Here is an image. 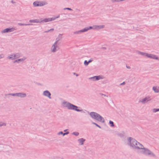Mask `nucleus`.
<instances>
[{"mask_svg": "<svg viewBox=\"0 0 159 159\" xmlns=\"http://www.w3.org/2000/svg\"><path fill=\"white\" fill-rule=\"evenodd\" d=\"M18 24L19 25H20V26H26V25H33L32 24H22L21 23H18Z\"/></svg>", "mask_w": 159, "mask_h": 159, "instance_id": "obj_24", "label": "nucleus"}, {"mask_svg": "<svg viewBox=\"0 0 159 159\" xmlns=\"http://www.w3.org/2000/svg\"><path fill=\"white\" fill-rule=\"evenodd\" d=\"M26 93H17V97H20L21 98H25L26 97Z\"/></svg>", "mask_w": 159, "mask_h": 159, "instance_id": "obj_17", "label": "nucleus"}, {"mask_svg": "<svg viewBox=\"0 0 159 159\" xmlns=\"http://www.w3.org/2000/svg\"><path fill=\"white\" fill-rule=\"evenodd\" d=\"M105 27L104 25H98V30H99L100 29H102L103 28H104Z\"/></svg>", "mask_w": 159, "mask_h": 159, "instance_id": "obj_23", "label": "nucleus"}, {"mask_svg": "<svg viewBox=\"0 0 159 159\" xmlns=\"http://www.w3.org/2000/svg\"><path fill=\"white\" fill-rule=\"evenodd\" d=\"M9 95H11L13 96H17V93H9L8 94Z\"/></svg>", "mask_w": 159, "mask_h": 159, "instance_id": "obj_29", "label": "nucleus"}, {"mask_svg": "<svg viewBox=\"0 0 159 159\" xmlns=\"http://www.w3.org/2000/svg\"><path fill=\"white\" fill-rule=\"evenodd\" d=\"M44 19L40 18V19H35L34 20H30L29 22L31 23H41L45 22L44 21Z\"/></svg>", "mask_w": 159, "mask_h": 159, "instance_id": "obj_8", "label": "nucleus"}, {"mask_svg": "<svg viewBox=\"0 0 159 159\" xmlns=\"http://www.w3.org/2000/svg\"><path fill=\"white\" fill-rule=\"evenodd\" d=\"M60 15H58V16L56 17H53L52 18H45L44 21L45 22H48L52 21L55 20L56 18L59 17Z\"/></svg>", "mask_w": 159, "mask_h": 159, "instance_id": "obj_13", "label": "nucleus"}, {"mask_svg": "<svg viewBox=\"0 0 159 159\" xmlns=\"http://www.w3.org/2000/svg\"><path fill=\"white\" fill-rule=\"evenodd\" d=\"M158 111H159V108H154L152 110V111L153 112H156Z\"/></svg>", "mask_w": 159, "mask_h": 159, "instance_id": "obj_26", "label": "nucleus"}, {"mask_svg": "<svg viewBox=\"0 0 159 159\" xmlns=\"http://www.w3.org/2000/svg\"><path fill=\"white\" fill-rule=\"evenodd\" d=\"M64 10H66H66H70V11L72 10V9L71 8H68V7L64 8Z\"/></svg>", "mask_w": 159, "mask_h": 159, "instance_id": "obj_37", "label": "nucleus"}, {"mask_svg": "<svg viewBox=\"0 0 159 159\" xmlns=\"http://www.w3.org/2000/svg\"><path fill=\"white\" fill-rule=\"evenodd\" d=\"M128 144L130 147H132L133 149L134 148H136L134 146L135 143H136L137 141L134 138L131 137H129L128 138Z\"/></svg>", "mask_w": 159, "mask_h": 159, "instance_id": "obj_4", "label": "nucleus"}, {"mask_svg": "<svg viewBox=\"0 0 159 159\" xmlns=\"http://www.w3.org/2000/svg\"><path fill=\"white\" fill-rule=\"evenodd\" d=\"M151 99L149 97H146L139 101V102H142L143 104H145L148 102L150 101Z\"/></svg>", "mask_w": 159, "mask_h": 159, "instance_id": "obj_14", "label": "nucleus"}, {"mask_svg": "<svg viewBox=\"0 0 159 159\" xmlns=\"http://www.w3.org/2000/svg\"><path fill=\"white\" fill-rule=\"evenodd\" d=\"M67 130V129L65 130H64V131L66 132Z\"/></svg>", "mask_w": 159, "mask_h": 159, "instance_id": "obj_47", "label": "nucleus"}, {"mask_svg": "<svg viewBox=\"0 0 159 159\" xmlns=\"http://www.w3.org/2000/svg\"><path fill=\"white\" fill-rule=\"evenodd\" d=\"M125 84V82H123V83H121L120 85H123Z\"/></svg>", "mask_w": 159, "mask_h": 159, "instance_id": "obj_40", "label": "nucleus"}, {"mask_svg": "<svg viewBox=\"0 0 159 159\" xmlns=\"http://www.w3.org/2000/svg\"><path fill=\"white\" fill-rule=\"evenodd\" d=\"M159 87L157 86H153L152 87V89L155 93L159 92Z\"/></svg>", "mask_w": 159, "mask_h": 159, "instance_id": "obj_19", "label": "nucleus"}, {"mask_svg": "<svg viewBox=\"0 0 159 159\" xmlns=\"http://www.w3.org/2000/svg\"><path fill=\"white\" fill-rule=\"evenodd\" d=\"M53 30H54L53 29H51L49 30L45 31L44 32L45 33H48V32H49V31H52Z\"/></svg>", "mask_w": 159, "mask_h": 159, "instance_id": "obj_32", "label": "nucleus"}, {"mask_svg": "<svg viewBox=\"0 0 159 159\" xmlns=\"http://www.w3.org/2000/svg\"><path fill=\"white\" fill-rule=\"evenodd\" d=\"M4 55L3 54H0V59L4 58Z\"/></svg>", "mask_w": 159, "mask_h": 159, "instance_id": "obj_35", "label": "nucleus"}, {"mask_svg": "<svg viewBox=\"0 0 159 159\" xmlns=\"http://www.w3.org/2000/svg\"><path fill=\"white\" fill-rule=\"evenodd\" d=\"M6 126V124L5 123L0 122V126L1 127L2 126Z\"/></svg>", "mask_w": 159, "mask_h": 159, "instance_id": "obj_27", "label": "nucleus"}, {"mask_svg": "<svg viewBox=\"0 0 159 159\" xmlns=\"http://www.w3.org/2000/svg\"><path fill=\"white\" fill-rule=\"evenodd\" d=\"M92 124H94V125H95L96 126L98 127L99 128L101 129V127L100 126H99V125H98L97 123H95V122H92Z\"/></svg>", "mask_w": 159, "mask_h": 159, "instance_id": "obj_30", "label": "nucleus"}, {"mask_svg": "<svg viewBox=\"0 0 159 159\" xmlns=\"http://www.w3.org/2000/svg\"><path fill=\"white\" fill-rule=\"evenodd\" d=\"M93 61V60H91V59H90L88 61V63H89Z\"/></svg>", "mask_w": 159, "mask_h": 159, "instance_id": "obj_41", "label": "nucleus"}, {"mask_svg": "<svg viewBox=\"0 0 159 159\" xmlns=\"http://www.w3.org/2000/svg\"><path fill=\"white\" fill-rule=\"evenodd\" d=\"M146 57L151 59L159 60V58L155 55L148 53L146 54Z\"/></svg>", "mask_w": 159, "mask_h": 159, "instance_id": "obj_12", "label": "nucleus"}, {"mask_svg": "<svg viewBox=\"0 0 159 159\" xmlns=\"http://www.w3.org/2000/svg\"><path fill=\"white\" fill-rule=\"evenodd\" d=\"M84 32H85L84 29H83L78 31L75 32H74V33L75 34H80L81 33Z\"/></svg>", "mask_w": 159, "mask_h": 159, "instance_id": "obj_20", "label": "nucleus"}, {"mask_svg": "<svg viewBox=\"0 0 159 159\" xmlns=\"http://www.w3.org/2000/svg\"><path fill=\"white\" fill-rule=\"evenodd\" d=\"M102 48L104 49H107V48L105 47H103Z\"/></svg>", "mask_w": 159, "mask_h": 159, "instance_id": "obj_44", "label": "nucleus"}, {"mask_svg": "<svg viewBox=\"0 0 159 159\" xmlns=\"http://www.w3.org/2000/svg\"><path fill=\"white\" fill-rule=\"evenodd\" d=\"M16 29L15 28L12 27L11 28H7L2 30L1 32L2 33H6L11 32L16 30Z\"/></svg>", "mask_w": 159, "mask_h": 159, "instance_id": "obj_9", "label": "nucleus"}, {"mask_svg": "<svg viewBox=\"0 0 159 159\" xmlns=\"http://www.w3.org/2000/svg\"><path fill=\"white\" fill-rule=\"evenodd\" d=\"M141 149V150L140 152L145 155L150 156L154 157H156L155 155L153 152L148 148H145L143 146V148H142Z\"/></svg>", "mask_w": 159, "mask_h": 159, "instance_id": "obj_3", "label": "nucleus"}, {"mask_svg": "<svg viewBox=\"0 0 159 159\" xmlns=\"http://www.w3.org/2000/svg\"><path fill=\"white\" fill-rule=\"evenodd\" d=\"M72 134L73 135H75L76 136H77L79 135V133L78 132H73L72 133Z\"/></svg>", "mask_w": 159, "mask_h": 159, "instance_id": "obj_28", "label": "nucleus"}, {"mask_svg": "<svg viewBox=\"0 0 159 159\" xmlns=\"http://www.w3.org/2000/svg\"><path fill=\"white\" fill-rule=\"evenodd\" d=\"M93 29V27L89 26V27H86L84 28V32H85L88 31V30L91 29Z\"/></svg>", "mask_w": 159, "mask_h": 159, "instance_id": "obj_21", "label": "nucleus"}, {"mask_svg": "<svg viewBox=\"0 0 159 159\" xmlns=\"http://www.w3.org/2000/svg\"><path fill=\"white\" fill-rule=\"evenodd\" d=\"M73 74H74V75H76V76H78L79 75H78V74H76V73H73Z\"/></svg>", "mask_w": 159, "mask_h": 159, "instance_id": "obj_43", "label": "nucleus"}, {"mask_svg": "<svg viewBox=\"0 0 159 159\" xmlns=\"http://www.w3.org/2000/svg\"><path fill=\"white\" fill-rule=\"evenodd\" d=\"M85 141V139L83 138H81L78 140V141L80 143V145H82L84 144V142Z\"/></svg>", "mask_w": 159, "mask_h": 159, "instance_id": "obj_18", "label": "nucleus"}, {"mask_svg": "<svg viewBox=\"0 0 159 159\" xmlns=\"http://www.w3.org/2000/svg\"><path fill=\"white\" fill-rule=\"evenodd\" d=\"M126 66V68H127L128 69H130V67L129 66Z\"/></svg>", "mask_w": 159, "mask_h": 159, "instance_id": "obj_45", "label": "nucleus"}, {"mask_svg": "<svg viewBox=\"0 0 159 159\" xmlns=\"http://www.w3.org/2000/svg\"><path fill=\"white\" fill-rule=\"evenodd\" d=\"M56 41L54 43L51 47V52H56L59 49V48L57 45V43L58 41L59 40V39L57 38L56 39Z\"/></svg>", "mask_w": 159, "mask_h": 159, "instance_id": "obj_5", "label": "nucleus"}, {"mask_svg": "<svg viewBox=\"0 0 159 159\" xmlns=\"http://www.w3.org/2000/svg\"><path fill=\"white\" fill-rule=\"evenodd\" d=\"M138 53L139 54H140L142 56H144L146 57V54H148V53H146L142 52H141L140 51H138Z\"/></svg>", "mask_w": 159, "mask_h": 159, "instance_id": "obj_22", "label": "nucleus"}, {"mask_svg": "<svg viewBox=\"0 0 159 159\" xmlns=\"http://www.w3.org/2000/svg\"><path fill=\"white\" fill-rule=\"evenodd\" d=\"M20 57V55L19 53H16L10 55L7 57L8 59L13 60L16 59Z\"/></svg>", "mask_w": 159, "mask_h": 159, "instance_id": "obj_7", "label": "nucleus"}, {"mask_svg": "<svg viewBox=\"0 0 159 159\" xmlns=\"http://www.w3.org/2000/svg\"><path fill=\"white\" fill-rule=\"evenodd\" d=\"M89 115L93 119L96 120L102 123L105 122V121L104 118L97 112H91L90 113Z\"/></svg>", "mask_w": 159, "mask_h": 159, "instance_id": "obj_2", "label": "nucleus"}, {"mask_svg": "<svg viewBox=\"0 0 159 159\" xmlns=\"http://www.w3.org/2000/svg\"><path fill=\"white\" fill-rule=\"evenodd\" d=\"M43 95L46 97H48L49 99H51V93L48 90H45L43 92Z\"/></svg>", "mask_w": 159, "mask_h": 159, "instance_id": "obj_15", "label": "nucleus"}, {"mask_svg": "<svg viewBox=\"0 0 159 159\" xmlns=\"http://www.w3.org/2000/svg\"><path fill=\"white\" fill-rule=\"evenodd\" d=\"M62 105L63 107H67L69 110H73L78 112H83L82 110L78 109V108L79 107L77 106L67 102H63Z\"/></svg>", "mask_w": 159, "mask_h": 159, "instance_id": "obj_1", "label": "nucleus"}, {"mask_svg": "<svg viewBox=\"0 0 159 159\" xmlns=\"http://www.w3.org/2000/svg\"><path fill=\"white\" fill-rule=\"evenodd\" d=\"M26 59V57H24L22 58L18 59L15 60V61H14L13 62L14 63L16 62L18 63H19L20 62H23V61H24Z\"/></svg>", "mask_w": 159, "mask_h": 159, "instance_id": "obj_16", "label": "nucleus"}, {"mask_svg": "<svg viewBox=\"0 0 159 159\" xmlns=\"http://www.w3.org/2000/svg\"><path fill=\"white\" fill-rule=\"evenodd\" d=\"M63 132L62 131H60L58 133V135L63 134Z\"/></svg>", "mask_w": 159, "mask_h": 159, "instance_id": "obj_39", "label": "nucleus"}, {"mask_svg": "<svg viewBox=\"0 0 159 159\" xmlns=\"http://www.w3.org/2000/svg\"><path fill=\"white\" fill-rule=\"evenodd\" d=\"M89 63H88V61L87 60H85L84 62V64L85 66H87L88 65Z\"/></svg>", "mask_w": 159, "mask_h": 159, "instance_id": "obj_31", "label": "nucleus"}, {"mask_svg": "<svg viewBox=\"0 0 159 159\" xmlns=\"http://www.w3.org/2000/svg\"><path fill=\"white\" fill-rule=\"evenodd\" d=\"M69 134V132L68 131H67L65 133H63V135L64 136L65 135L67 134Z\"/></svg>", "mask_w": 159, "mask_h": 159, "instance_id": "obj_36", "label": "nucleus"}, {"mask_svg": "<svg viewBox=\"0 0 159 159\" xmlns=\"http://www.w3.org/2000/svg\"><path fill=\"white\" fill-rule=\"evenodd\" d=\"M11 2H12V3H14V2H13V1H12H12H11Z\"/></svg>", "mask_w": 159, "mask_h": 159, "instance_id": "obj_46", "label": "nucleus"}, {"mask_svg": "<svg viewBox=\"0 0 159 159\" xmlns=\"http://www.w3.org/2000/svg\"><path fill=\"white\" fill-rule=\"evenodd\" d=\"M93 29L98 30V25H93Z\"/></svg>", "mask_w": 159, "mask_h": 159, "instance_id": "obj_33", "label": "nucleus"}, {"mask_svg": "<svg viewBox=\"0 0 159 159\" xmlns=\"http://www.w3.org/2000/svg\"><path fill=\"white\" fill-rule=\"evenodd\" d=\"M104 77L102 75L95 76L93 77H90L89 78V79H93V81L98 80L100 79H103Z\"/></svg>", "mask_w": 159, "mask_h": 159, "instance_id": "obj_11", "label": "nucleus"}, {"mask_svg": "<svg viewBox=\"0 0 159 159\" xmlns=\"http://www.w3.org/2000/svg\"><path fill=\"white\" fill-rule=\"evenodd\" d=\"M101 95V96H106V97H108V96L106 95L105 94H104L102 93H100L99 94Z\"/></svg>", "mask_w": 159, "mask_h": 159, "instance_id": "obj_38", "label": "nucleus"}, {"mask_svg": "<svg viewBox=\"0 0 159 159\" xmlns=\"http://www.w3.org/2000/svg\"><path fill=\"white\" fill-rule=\"evenodd\" d=\"M59 35H61V34H59Z\"/></svg>", "mask_w": 159, "mask_h": 159, "instance_id": "obj_48", "label": "nucleus"}, {"mask_svg": "<svg viewBox=\"0 0 159 159\" xmlns=\"http://www.w3.org/2000/svg\"><path fill=\"white\" fill-rule=\"evenodd\" d=\"M48 3L45 1H38L34 2L33 3V5L35 7H41L47 5Z\"/></svg>", "mask_w": 159, "mask_h": 159, "instance_id": "obj_6", "label": "nucleus"}, {"mask_svg": "<svg viewBox=\"0 0 159 159\" xmlns=\"http://www.w3.org/2000/svg\"><path fill=\"white\" fill-rule=\"evenodd\" d=\"M109 123L111 127H114V123L112 121L110 120L109 121Z\"/></svg>", "mask_w": 159, "mask_h": 159, "instance_id": "obj_25", "label": "nucleus"}, {"mask_svg": "<svg viewBox=\"0 0 159 159\" xmlns=\"http://www.w3.org/2000/svg\"><path fill=\"white\" fill-rule=\"evenodd\" d=\"M56 159H63V158L61 157H56Z\"/></svg>", "mask_w": 159, "mask_h": 159, "instance_id": "obj_42", "label": "nucleus"}, {"mask_svg": "<svg viewBox=\"0 0 159 159\" xmlns=\"http://www.w3.org/2000/svg\"><path fill=\"white\" fill-rule=\"evenodd\" d=\"M135 144H134L135 147L136 148H134L133 149L135 150H139L143 148V145L140 143L139 142L137 141L136 143H135Z\"/></svg>", "mask_w": 159, "mask_h": 159, "instance_id": "obj_10", "label": "nucleus"}, {"mask_svg": "<svg viewBox=\"0 0 159 159\" xmlns=\"http://www.w3.org/2000/svg\"><path fill=\"white\" fill-rule=\"evenodd\" d=\"M112 3H116L118 2L117 0H111Z\"/></svg>", "mask_w": 159, "mask_h": 159, "instance_id": "obj_34", "label": "nucleus"}]
</instances>
